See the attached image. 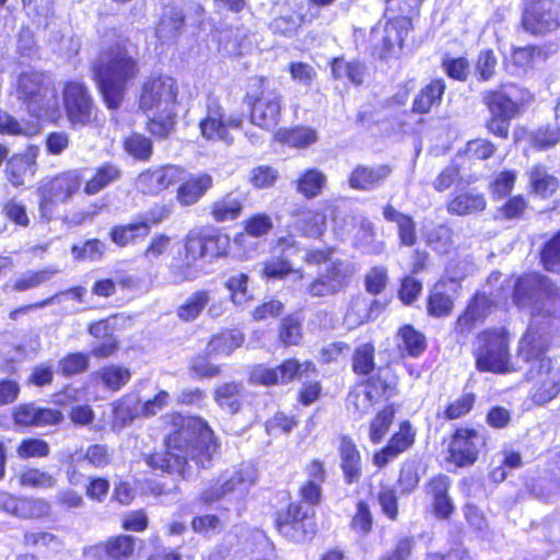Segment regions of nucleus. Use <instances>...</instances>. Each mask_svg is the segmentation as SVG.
<instances>
[{
  "instance_id": "obj_62",
  "label": "nucleus",
  "mask_w": 560,
  "mask_h": 560,
  "mask_svg": "<svg viewBox=\"0 0 560 560\" xmlns=\"http://www.w3.org/2000/svg\"><path fill=\"white\" fill-rule=\"evenodd\" d=\"M49 452L48 443L39 439H25L16 448V454L22 459L46 457Z\"/></svg>"
},
{
  "instance_id": "obj_45",
  "label": "nucleus",
  "mask_w": 560,
  "mask_h": 560,
  "mask_svg": "<svg viewBox=\"0 0 560 560\" xmlns=\"http://www.w3.org/2000/svg\"><path fill=\"white\" fill-rule=\"evenodd\" d=\"M453 305V299L445 291V283H436L428 299L429 314L435 317L447 316L451 314Z\"/></svg>"
},
{
  "instance_id": "obj_33",
  "label": "nucleus",
  "mask_w": 560,
  "mask_h": 560,
  "mask_svg": "<svg viewBox=\"0 0 560 560\" xmlns=\"http://www.w3.org/2000/svg\"><path fill=\"white\" fill-rule=\"evenodd\" d=\"M296 191L307 199L319 196L326 186L327 177L318 168L304 171L296 179Z\"/></svg>"
},
{
  "instance_id": "obj_9",
  "label": "nucleus",
  "mask_w": 560,
  "mask_h": 560,
  "mask_svg": "<svg viewBox=\"0 0 560 560\" xmlns=\"http://www.w3.org/2000/svg\"><path fill=\"white\" fill-rule=\"evenodd\" d=\"M82 178L78 171L63 172L38 187L42 218L50 220L58 203L67 202L81 187Z\"/></svg>"
},
{
  "instance_id": "obj_27",
  "label": "nucleus",
  "mask_w": 560,
  "mask_h": 560,
  "mask_svg": "<svg viewBox=\"0 0 560 560\" xmlns=\"http://www.w3.org/2000/svg\"><path fill=\"white\" fill-rule=\"evenodd\" d=\"M338 450L346 481L357 482L361 477V456L355 444L348 436H341Z\"/></svg>"
},
{
  "instance_id": "obj_28",
  "label": "nucleus",
  "mask_w": 560,
  "mask_h": 560,
  "mask_svg": "<svg viewBox=\"0 0 560 560\" xmlns=\"http://www.w3.org/2000/svg\"><path fill=\"white\" fill-rule=\"evenodd\" d=\"M408 24L407 20L398 19L384 25L382 30V58L395 52L396 48H401L408 33Z\"/></svg>"
},
{
  "instance_id": "obj_18",
  "label": "nucleus",
  "mask_w": 560,
  "mask_h": 560,
  "mask_svg": "<svg viewBox=\"0 0 560 560\" xmlns=\"http://www.w3.org/2000/svg\"><path fill=\"white\" fill-rule=\"evenodd\" d=\"M486 446V436L476 429H457L450 443V457L457 466L471 465Z\"/></svg>"
},
{
  "instance_id": "obj_54",
  "label": "nucleus",
  "mask_w": 560,
  "mask_h": 560,
  "mask_svg": "<svg viewBox=\"0 0 560 560\" xmlns=\"http://www.w3.org/2000/svg\"><path fill=\"white\" fill-rule=\"evenodd\" d=\"M145 236L147 224L139 222L115 226L110 232L112 241L119 246H126L137 238Z\"/></svg>"
},
{
  "instance_id": "obj_38",
  "label": "nucleus",
  "mask_w": 560,
  "mask_h": 560,
  "mask_svg": "<svg viewBox=\"0 0 560 560\" xmlns=\"http://www.w3.org/2000/svg\"><path fill=\"white\" fill-rule=\"evenodd\" d=\"M120 176L121 171L118 166L110 163L103 164L96 168L93 177L86 182L84 192L90 196L95 195L110 184L117 182Z\"/></svg>"
},
{
  "instance_id": "obj_2",
  "label": "nucleus",
  "mask_w": 560,
  "mask_h": 560,
  "mask_svg": "<svg viewBox=\"0 0 560 560\" xmlns=\"http://www.w3.org/2000/svg\"><path fill=\"white\" fill-rule=\"evenodd\" d=\"M513 299L521 308L533 305L532 322L520 343V355L529 359L530 349L528 348L532 343L538 342V331L535 330L538 318L546 315L560 317V289L545 276L528 273L517 279Z\"/></svg>"
},
{
  "instance_id": "obj_10",
  "label": "nucleus",
  "mask_w": 560,
  "mask_h": 560,
  "mask_svg": "<svg viewBox=\"0 0 560 560\" xmlns=\"http://www.w3.org/2000/svg\"><path fill=\"white\" fill-rule=\"evenodd\" d=\"M530 358L521 355L526 361H534L533 369L537 371L536 384L532 392V399L537 405L551 401L560 393V372L551 365L550 359L542 355V347L532 343Z\"/></svg>"
},
{
  "instance_id": "obj_60",
  "label": "nucleus",
  "mask_w": 560,
  "mask_h": 560,
  "mask_svg": "<svg viewBox=\"0 0 560 560\" xmlns=\"http://www.w3.org/2000/svg\"><path fill=\"white\" fill-rule=\"evenodd\" d=\"M24 544L28 547L44 548L58 551L62 547L61 540L48 532H26L24 534Z\"/></svg>"
},
{
  "instance_id": "obj_7",
  "label": "nucleus",
  "mask_w": 560,
  "mask_h": 560,
  "mask_svg": "<svg viewBox=\"0 0 560 560\" xmlns=\"http://www.w3.org/2000/svg\"><path fill=\"white\" fill-rule=\"evenodd\" d=\"M476 366L482 372L506 373L511 370L509 337L504 328L487 329L477 336Z\"/></svg>"
},
{
  "instance_id": "obj_40",
  "label": "nucleus",
  "mask_w": 560,
  "mask_h": 560,
  "mask_svg": "<svg viewBox=\"0 0 560 560\" xmlns=\"http://www.w3.org/2000/svg\"><path fill=\"white\" fill-rule=\"evenodd\" d=\"M244 336L237 330L223 331L214 336L207 347L208 354L229 355L241 347Z\"/></svg>"
},
{
  "instance_id": "obj_3",
  "label": "nucleus",
  "mask_w": 560,
  "mask_h": 560,
  "mask_svg": "<svg viewBox=\"0 0 560 560\" xmlns=\"http://www.w3.org/2000/svg\"><path fill=\"white\" fill-rule=\"evenodd\" d=\"M177 93L176 81L167 75L151 77L143 82L139 107L150 117L148 129L151 135L166 138L173 131Z\"/></svg>"
},
{
  "instance_id": "obj_21",
  "label": "nucleus",
  "mask_w": 560,
  "mask_h": 560,
  "mask_svg": "<svg viewBox=\"0 0 560 560\" xmlns=\"http://www.w3.org/2000/svg\"><path fill=\"white\" fill-rule=\"evenodd\" d=\"M416 431L408 421L399 425V430L390 438L388 444L377 452L373 457V463L377 467H384L399 454L406 452L415 443Z\"/></svg>"
},
{
  "instance_id": "obj_30",
  "label": "nucleus",
  "mask_w": 560,
  "mask_h": 560,
  "mask_svg": "<svg viewBox=\"0 0 560 560\" xmlns=\"http://www.w3.org/2000/svg\"><path fill=\"white\" fill-rule=\"evenodd\" d=\"M292 275L295 280L304 278L303 269L293 268L285 257H271L262 264L260 276L266 280H283Z\"/></svg>"
},
{
  "instance_id": "obj_23",
  "label": "nucleus",
  "mask_w": 560,
  "mask_h": 560,
  "mask_svg": "<svg viewBox=\"0 0 560 560\" xmlns=\"http://www.w3.org/2000/svg\"><path fill=\"white\" fill-rule=\"evenodd\" d=\"M212 185L213 178L207 173L191 175L178 186L176 200L182 206H192L206 195Z\"/></svg>"
},
{
  "instance_id": "obj_26",
  "label": "nucleus",
  "mask_w": 560,
  "mask_h": 560,
  "mask_svg": "<svg viewBox=\"0 0 560 560\" xmlns=\"http://www.w3.org/2000/svg\"><path fill=\"white\" fill-rule=\"evenodd\" d=\"M36 150L12 156L7 164V177L13 186H22L27 177L35 174Z\"/></svg>"
},
{
  "instance_id": "obj_31",
  "label": "nucleus",
  "mask_w": 560,
  "mask_h": 560,
  "mask_svg": "<svg viewBox=\"0 0 560 560\" xmlns=\"http://www.w3.org/2000/svg\"><path fill=\"white\" fill-rule=\"evenodd\" d=\"M141 412L140 399L135 395H126L113 404V429L120 430Z\"/></svg>"
},
{
  "instance_id": "obj_39",
  "label": "nucleus",
  "mask_w": 560,
  "mask_h": 560,
  "mask_svg": "<svg viewBox=\"0 0 560 560\" xmlns=\"http://www.w3.org/2000/svg\"><path fill=\"white\" fill-rule=\"evenodd\" d=\"M530 192L548 198L558 188L559 184L556 177L550 175L542 166H534L528 172Z\"/></svg>"
},
{
  "instance_id": "obj_55",
  "label": "nucleus",
  "mask_w": 560,
  "mask_h": 560,
  "mask_svg": "<svg viewBox=\"0 0 560 560\" xmlns=\"http://www.w3.org/2000/svg\"><path fill=\"white\" fill-rule=\"evenodd\" d=\"M38 132L35 125L21 122L5 112L0 110V133L31 137Z\"/></svg>"
},
{
  "instance_id": "obj_29",
  "label": "nucleus",
  "mask_w": 560,
  "mask_h": 560,
  "mask_svg": "<svg viewBox=\"0 0 560 560\" xmlns=\"http://www.w3.org/2000/svg\"><path fill=\"white\" fill-rule=\"evenodd\" d=\"M483 102L493 116L512 119L518 112V105L512 100L511 91H487L483 94Z\"/></svg>"
},
{
  "instance_id": "obj_61",
  "label": "nucleus",
  "mask_w": 560,
  "mask_h": 560,
  "mask_svg": "<svg viewBox=\"0 0 560 560\" xmlns=\"http://www.w3.org/2000/svg\"><path fill=\"white\" fill-rule=\"evenodd\" d=\"M541 261L547 270L560 273V232L545 245Z\"/></svg>"
},
{
  "instance_id": "obj_44",
  "label": "nucleus",
  "mask_w": 560,
  "mask_h": 560,
  "mask_svg": "<svg viewBox=\"0 0 560 560\" xmlns=\"http://www.w3.org/2000/svg\"><path fill=\"white\" fill-rule=\"evenodd\" d=\"M243 209L242 201L229 194L211 205V214L217 222H226L240 217Z\"/></svg>"
},
{
  "instance_id": "obj_58",
  "label": "nucleus",
  "mask_w": 560,
  "mask_h": 560,
  "mask_svg": "<svg viewBox=\"0 0 560 560\" xmlns=\"http://www.w3.org/2000/svg\"><path fill=\"white\" fill-rule=\"evenodd\" d=\"M394 413V408L388 406L378 412L372 420L370 425V439L373 443H380L388 432V429L393 423Z\"/></svg>"
},
{
  "instance_id": "obj_16",
  "label": "nucleus",
  "mask_w": 560,
  "mask_h": 560,
  "mask_svg": "<svg viewBox=\"0 0 560 560\" xmlns=\"http://www.w3.org/2000/svg\"><path fill=\"white\" fill-rule=\"evenodd\" d=\"M314 372L315 365L312 362L306 361L299 363L296 360L290 359L276 369H269L264 365L254 366L249 375V381L253 384L270 386L290 382L294 377L302 378L303 375L308 376V373Z\"/></svg>"
},
{
  "instance_id": "obj_63",
  "label": "nucleus",
  "mask_w": 560,
  "mask_h": 560,
  "mask_svg": "<svg viewBox=\"0 0 560 560\" xmlns=\"http://www.w3.org/2000/svg\"><path fill=\"white\" fill-rule=\"evenodd\" d=\"M89 368V357L83 353H71L59 361L58 369L66 375L71 376L82 373Z\"/></svg>"
},
{
  "instance_id": "obj_22",
  "label": "nucleus",
  "mask_w": 560,
  "mask_h": 560,
  "mask_svg": "<svg viewBox=\"0 0 560 560\" xmlns=\"http://www.w3.org/2000/svg\"><path fill=\"white\" fill-rule=\"evenodd\" d=\"M135 551V538L129 535L110 537L105 542L90 548V553L98 560H128Z\"/></svg>"
},
{
  "instance_id": "obj_13",
  "label": "nucleus",
  "mask_w": 560,
  "mask_h": 560,
  "mask_svg": "<svg viewBox=\"0 0 560 560\" xmlns=\"http://www.w3.org/2000/svg\"><path fill=\"white\" fill-rule=\"evenodd\" d=\"M354 272L353 262L336 259L308 284L307 293L316 298L332 295L349 283Z\"/></svg>"
},
{
  "instance_id": "obj_4",
  "label": "nucleus",
  "mask_w": 560,
  "mask_h": 560,
  "mask_svg": "<svg viewBox=\"0 0 560 560\" xmlns=\"http://www.w3.org/2000/svg\"><path fill=\"white\" fill-rule=\"evenodd\" d=\"M138 73L137 62L122 45L108 48L96 66V77L108 108H117L124 98L126 84Z\"/></svg>"
},
{
  "instance_id": "obj_12",
  "label": "nucleus",
  "mask_w": 560,
  "mask_h": 560,
  "mask_svg": "<svg viewBox=\"0 0 560 560\" xmlns=\"http://www.w3.org/2000/svg\"><path fill=\"white\" fill-rule=\"evenodd\" d=\"M242 119L228 115L215 98H208L206 115L199 121L201 136L211 141L231 142L230 130L240 128Z\"/></svg>"
},
{
  "instance_id": "obj_49",
  "label": "nucleus",
  "mask_w": 560,
  "mask_h": 560,
  "mask_svg": "<svg viewBox=\"0 0 560 560\" xmlns=\"http://www.w3.org/2000/svg\"><path fill=\"white\" fill-rule=\"evenodd\" d=\"M101 383L108 389L116 392L124 387L131 377L129 369L120 365H107L97 372Z\"/></svg>"
},
{
  "instance_id": "obj_17",
  "label": "nucleus",
  "mask_w": 560,
  "mask_h": 560,
  "mask_svg": "<svg viewBox=\"0 0 560 560\" xmlns=\"http://www.w3.org/2000/svg\"><path fill=\"white\" fill-rule=\"evenodd\" d=\"M257 480V470L252 465H241L232 474L224 477L219 487H213L203 492L205 502H215L233 494L235 498L244 497Z\"/></svg>"
},
{
  "instance_id": "obj_19",
  "label": "nucleus",
  "mask_w": 560,
  "mask_h": 560,
  "mask_svg": "<svg viewBox=\"0 0 560 560\" xmlns=\"http://www.w3.org/2000/svg\"><path fill=\"white\" fill-rule=\"evenodd\" d=\"M182 167L167 164L142 171L136 178V188L143 195L156 196L180 180Z\"/></svg>"
},
{
  "instance_id": "obj_46",
  "label": "nucleus",
  "mask_w": 560,
  "mask_h": 560,
  "mask_svg": "<svg viewBox=\"0 0 560 560\" xmlns=\"http://www.w3.org/2000/svg\"><path fill=\"white\" fill-rule=\"evenodd\" d=\"M21 487L34 489H51L56 486L57 479L49 472L39 468L28 467L18 475Z\"/></svg>"
},
{
  "instance_id": "obj_36",
  "label": "nucleus",
  "mask_w": 560,
  "mask_h": 560,
  "mask_svg": "<svg viewBox=\"0 0 560 560\" xmlns=\"http://www.w3.org/2000/svg\"><path fill=\"white\" fill-rule=\"evenodd\" d=\"M483 195L477 192H462L450 200L447 211L456 215H466L482 211L486 208Z\"/></svg>"
},
{
  "instance_id": "obj_50",
  "label": "nucleus",
  "mask_w": 560,
  "mask_h": 560,
  "mask_svg": "<svg viewBox=\"0 0 560 560\" xmlns=\"http://www.w3.org/2000/svg\"><path fill=\"white\" fill-rule=\"evenodd\" d=\"M399 348L410 357H419L425 349V338L412 326H404L399 332Z\"/></svg>"
},
{
  "instance_id": "obj_6",
  "label": "nucleus",
  "mask_w": 560,
  "mask_h": 560,
  "mask_svg": "<svg viewBox=\"0 0 560 560\" xmlns=\"http://www.w3.org/2000/svg\"><path fill=\"white\" fill-rule=\"evenodd\" d=\"M247 97L252 101V122L271 130L281 115V94L276 86L264 77H255L249 82Z\"/></svg>"
},
{
  "instance_id": "obj_43",
  "label": "nucleus",
  "mask_w": 560,
  "mask_h": 560,
  "mask_svg": "<svg viewBox=\"0 0 560 560\" xmlns=\"http://www.w3.org/2000/svg\"><path fill=\"white\" fill-rule=\"evenodd\" d=\"M371 396L380 401L383 397H390L395 389V381L389 369H380L376 376L371 377L362 385Z\"/></svg>"
},
{
  "instance_id": "obj_32",
  "label": "nucleus",
  "mask_w": 560,
  "mask_h": 560,
  "mask_svg": "<svg viewBox=\"0 0 560 560\" xmlns=\"http://www.w3.org/2000/svg\"><path fill=\"white\" fill-rule=\"evenodd\" d=\"M383 215L387 221L397 224L398 235L402 245L412 246L416 243V225L411 217L399 212L390 205L384 207Z\"/></svg>"
},
{
  "instance_id": "obj_51",
  "label": "nucleus",
  "mask_w": 560,
  "mask_h": 560,
  "mask_svg": "<svg viewBox=\"0 0 560 560\" xmlns=\"http://www.w3.org/2000/svg\"><path fill=\"white\" fill-rule=\"evenodd\" d=\"M210 301V294L206 290L192 293L177 310L180 319L189 322L197 318Z\"/></svg>"
},
{
  "instance_id": "obj_37",
  "label": "nucleus",
  "mask_w": 560,
  "mask_h": 560,
  "mask_svg": "<svg viewBox=\"0 0 560 560\" xmlns=\"http://www.w3.org/2000/svg\"><path fill=\"white\" fill-rule=\"evenodd\" d=\"M445 91L443 80H433L425 85L413 101V110L420 114L429 113L432 106L440 103Z\"/></svg>"
},
{
  "instance_id": "obj_47",
  "label": "nucleus",
  "mask_w": 560,
  "mask_h": 560,
  "mask_svg": "<svg viewBox=\"0 0 560 560\" xmlns=\"http://www.w3.org/2000/svg\"><path fill=\"white\" fill-rule=\"evenodd\" d=\"M377 401L363 386H357L347 398V409L355 418L360 419L368 413Z\"/></svg>"
},
{
  "instance_id": "obj_35",
  "label": "nucleus",
  "mask_w": 560,
  "mask_h": 560,
  "mask_svg": "<svg viewBox=\"0 0 560 560\" xmlns=\"http://www.w3.org/2000/svg\"><path fill=\"white\" fill-rule=\"evenodd\" d=\"M296 229L304 236L320 237L326 230V213L312 209L303 210L296 220Z\"/></svg>"
},
{
  "instance_id": "obj_59",
  "label": "nucleus",
  "mask_w": 560,
  "mask_h": 560,
  "mask_svg": "<svg viewBox=\"0 0 560 560\" xmlns=\"http://www.w3.org/2000/svg\"><path fill=\"white\" fill-rule=\"evenodd\" d=\"M383 308L384 305L376 300L368 301L365 298L358 296L352 301L348 316H351V313H357L359 317L358 322L363 323L377 317Z\"/></svg>"
},
{
  "instance_id": "obj_8",
  "label": "nucleus",
  "mask_w": 560,
  "mask_h": 560,
  "mask_svg": "<svg viewBox=\"0 0 560 560\" xmlns=\"http://www.w3.org/2000/svg\"><path fill=\"white\" fill-rule=\"evenodd\" d=\"M205 253V243L198 233L190 230L183 240V249L170 265V280L174 284L191 282L201 277L205 271L200 264Z\"/></svg>"
},
{
  "instance_id": "obj_64",
  "label": "nucleus",
  "mask_w": 560,
  "mask_h": 560,
  "mask_svg": "<svg viewBox=\"0 0 560 560\" xmlns=\"http://www.w3.org/2000/svg\"><path fill=\"white\" fill-rule=\"evenodd\" d=\"M428 244L438 253H448L453 244L451 230L444 225L434 228L428 234Z\"/></svg>"
},
{
  "instance_id": "obj_15",
  "label": "nucleus",
  "mask_w": 560,
  "mask_h": 560,
  "mask_svg": "<svg viewBox=\"0 0 560 560\" xmlns=\"http://www.w3.org/2000/svg\"><path fill=\"white\" fill-rule=\"evenodd\" d=\"M314 511L300 503H291L284 515L277 517L279 533L293 541H304L315 534V525L310 521Z\"/></svg>"
},
{
  "instance_id": "obj_42",
  "label": "nucleus",
  "mask_w": 560,
  "mask_h": 560,
  "mask_svg": "<svg viewBox=\"0 0 560 560\" xmlns=\"http://www.w3.org/2000/svg\"><path fill=\"white\" fill-rule=\"evenodd\" d=\"M184 25V14L180 10L172 8L164 12L158 27L156 35L162 43L174 39Z\"/></svg>"
},
{
  "instance_id": "obj_25",
  "label": "nucleus",
  "mask_w": 560,
  "mask_h": 560,
  "mask_svg": "<svg viewBox=\"0 0 560 560\" xmlns=\"http://www.w3.org/2000/svg\"><path fill=\"white\" fill-rule=\"evenodd\" d=\"M390 174L392 168L384 164L375 167L358 166L352 171L349 184L353 189L370 190L381 185Z\"/></svg>"
},
{
  "instance_id": "obj_14",
  "label": "nucleus",
  "mask_w": 560,
  "mask_h": 560,
  "mask_svg": "<svg viewBox=\"0 0 560 560\" xmlns=\"http://www.w3.org/2000/svg\"><path fill=\"white\" fill-rule=\"evenodd\" d=\"M63 104L69 121L73 126H86L95 119V108L88 89L71 81L63 88Z\"/></svg>"
},
{
  "instance_id": "obj_5",
  "label": "nucleus",
  "mask_w": 560,
  "mask_h": 560,
  "mask_svg": "<svg viewBox=\"0 0 560 560\" xmlns=\"http://www.w3.org/2000/svg\"><path fill=\"white\" fill-rule=\"evenodd\" d=\"M15 94L31 116L50 121L58 119L60 109L57 90L50 77L44 72H22L15 83Z\"/></svg>"
},
{
  "instance_id": "obj_11",
  "label": "nucleus",
  "mask_w": 560,
  "mask_h": 560,
  "mask_svg": "<svg viewBox=\"0 0 560 560\" xmlns=\"http://www.w3.org/2000/svg\"><path fill=\"white\" fill-rule=\"evenodd\" d=\"M523 26L532 34H547L560 26V0H524Z\"/></svg>"
},
{
  "instance_id": "obj_57",
  "label": "nucleus",
  "mask_w": 560,
  "mask_h": 560,
  "mask_svg": "<svg viewBox=\"0 0 560 560\" xmlns=\"http://www.w3.org/2000/svg\"><path fill=\"white\" fill-rule=\"evenodd\" d=\"M56 273L57 270L52 268H47L39 271H26L16 278L13 284V289L16 291H26L36 288L48 281Z\"/></svg>"
},
{
  "instance_id": "obj_34",
  "label": "nucleus",
  "mask_w": 560,
  "mask_h": 560,
  "mask_svg": "<svg viewBox=\"0 0 560 560\" xmlns=\"http://www.w3.org/2000/svg\"><path fill=\"white\" fill-rule=\"evenodd\" d=\"M243 385L237 382L224 383L217 387L214 400L230 413H236L242 405Z\"/></svg>"
},
{
  "instance_id": "obj_41",
  "label": "nucleus",
  "mask_w": 560,
  "mask_h": 560,
  "mask_svg": "<svg viewBox=\"0 0 560 560\" xmlns=\"http://www.w3.org/2000/svg\"><path fill=\"white\" fill-rule=\"evenodd\" d=\"M276 139L294 148H306L315 143L318 137L315 129L299 126L289 130H279Z\"/></svg>"
},
{
  "instance_id": "obj_56",
  "label": "nucleus",
  "mask_w": 560,
  "mask_h": 560,
  "mask_svg": "<svg viewBox=\"0 0 560 560\" xmlns=\"http://www.w3.org/2000/svg\"><path fill=\"white\" fill-rule=\"evenodd\" d=\"M306 21V15L285 12L275 18L270 23V27L275 33L292 36L299 27Z\"/></svg>"
},
{
  "instance_id": "obj_1",
  "label": "nucleus",
  "mask_w": 560,
  "mask_h": 560,
  "mask_svg": "<svg viewBox=\"0 0 560 560\" xmlns=\"http://www.w3.org/2000/svg\"><path fill=\"white\" fill-rule=\"evenodd\" d=\"M174 432L166 439V451L147 457V464L164 472L185 476L188 459L205 467L218 450L213 432L205 420L198 417H174Z\"/></svg>"
},
{
  "instance_id": "obj_52",
  "label": "nucleus",
  "mask_w": 560,
  "mask_h": 560,
  "mask_svg": "<svg viewBox=\"0 0 560 560\" xmlns=\"http://www.w3.org/2000/svg\"><path fill=\"white\" fill-rule=\"evenodd\" d=\"M125 151L135 160L147 162L153 154L152 142L149 138L140 135L132 133L124 140Z\"/></svg>"
},
{
  "instance_id": "obj_53",
  "label": "nucleus",
  "mask_w": 560,
  "mask_h": 560,
  "mask_svg": "<svg viewBox=\"0 0 560 560\" xmlns=\"http://www.w3.org/2000/svg\"><path fill=\"white\" fill-rule=\"evenodd\" d=\"M248 276L243 272L232 273L226 279L224 287L229 290L235 305H244L252 299L248 293Z\"/></svg>"
},
{
  "instance_id": "obj_48",
  "label": "nucleus",
  "mask_w": 560,
  "mask_h": 560,
  "mask_svg": "<svg viewBox=\"0 0 560 560\" xmlns=\"http://www.w3.org/2000/svg\"><path fill=\"white\" fill-rule=\"evenodd\" d=\"M192 232L198 233L205 243V253L212 257L225 256L230 247V237L221 233H208L203 228H195Z\"/></svg>"
},
{
  "instance_id": "obj_24",
  "label": "nucleus",
  "mask_w": 560,
  "mask_h": 560,
  "mask_svg": "<svg viewBox=\"0 0 560 560\" xmlns=\"http://www.w3.org/2000/svg\"><path fill=\"white\" fill-rule=\"evenodd\" d=\"M491 307V302L486 294H477L467 306L465 313L460 315L455 324V332L462 338H466L476 323L483 319Z\"/></svg>"
},
{
  "instance_id": "obj_20",
  "label": "nucleus",
  "mask_w": 560,
  "mask_h": 560,
  "mask_svg": "<svg viewBox=\"0 0 560 560\" xmlns=\"http://www.w3.org/2000/svg\"><path fill=\"white\" fill-rule=\"evenodd\" d=\"M61 411L52 408H45L34 402L21 404L13 410L14 423L22 427H46L55 425L62 421Z\"/></svg>"
}]
</instances>
